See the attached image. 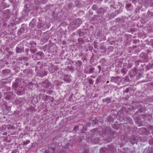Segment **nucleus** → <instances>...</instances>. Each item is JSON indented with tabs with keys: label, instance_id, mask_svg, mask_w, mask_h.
<instances>
[{
	"label": "nucleus",
	"instance_id": "nucleus-30",
	"mask_svg": "<svg viewBox=\"0 0 153 153\" xmlns=\"http://www.w3.org/2000/svg\"><path fill=\"white\" fill-rule=\"evenodd\" d=\"M11 153H16V152L15 151H13Z\"/></svg>",
	"mask_w": 153,
	"mask_h": 153
},
{
	"label": "nucleus",
	"instance_id": "nucleus-2",
	"mask_svg": "<svg viewBox=\"0 0 153 153\" xmlns=\"http://www.w3.org/2000/svg\"><path fill=\"white\" fill-rule=\"evenodd\" d=\"M56 149V147H55L54 144H52L51 146L48 147V150L50 153H55V150Z\"/></svg>",
	"mask_w": 153,
	"mask_h": 153
},
{
	"label": "nucleus",
	"instance_id": "nucleus-10",
	"mask_svg": "<svg viewBox=\"0 0 153 153\" xmlns=\"http://www.w3.org/2000/svg\"><path fill=\"white\" fill-rule=\"evenodd\" d=\"M25 30V28L24 27H22L20 28L19 30V33L20 34L23 33Z\"/></svg>",
	"mask_w": 153,
	"mask_h": 153
},
{
	"label": "nucleus",
	"instance_id": "nucleus-19",
	"mask_svg": "<svg viewBox=\"0 0 153 153\" xmlns=\"http://www.w3.org/2000/svg\"><path fill=\"white\" fill-rule=\"evenodd\" d=\"M12 3H14L15 2V0H9Z\"/></svg>",
	"mask_w": 153,
	"mask_h": 153
},
{
	"label": "nucleus",
	"instance_id": "nucleus-5",
	"mask_svg": "<svg viewBox=\"0 0 153 153\" xmlns=\"http://www.w3.org/2000/svg\"><path fill=\"white\" fill-rule=\"evenodd\" d=\"M141 130L143 131L146 134H149V132L146 130L145 128H142L141 129Z\"/></svg>",
	"mask_w": 153,
	"mask_h": 153
},
{
	"label": "nucleus",
	"instance_id": "nucleus-20",
	"mask_svg": "<svg viewBox=\"0 0 153 153\" xmlns=\"http://www.w3.org/2000/svg\"><path fill=\"white\" fill-rule=\"evenodd\" d=\"M76 63H77L79 65V66H80L81 64V63L79 61H77Z\"/></svg>",
	"mask_w": 153,
	"mask_h": 153
},
{
	"label": "nucleus",
	"instance_id": "nucleus-13",
	"mask_svg": "<svg viewBox=\"0 0 153 153\" xmlns=\"http://www.w3.org/2000/svg\"><path fill=\"white\" fill-rule=\"evenodd\" d=\"M30 51H31V53H35L36 51L37 50L36 49H32L31 48Z\"/></svg>",
	"mask_w": 153,
	"mask_h": 153
},
{
	"label": "nucleus",
	"instance_id": "nucleus-22",
	"mask_svg": "<svg viewBox=\"0 0 153 153\" xmlns=\"http://www.w3.org/2000/svg\"><path fill=\"white\" fill-rule=\"evenodd\" d=\"M44 153H50V152L48 150H47L45 151Z\"/></svg>",
	"mask_w": 153,
	"mask_h": 153
},
{
	"label": "nucleus",
	"instance_id": "nucleus-18",
	"mask_svg": "<svg viewBox=\"0 0 153 153\" xmlns=\"http://www.w3.org/2000/svg\"><path fill=\"white\" fill-rule=\"evenodd\" d=\"M30 143L29 140H27L26 142H25L23 143V145H26L27 144H28Z\"/></svg>",
	"mask_w": 153,
	"mask_h": 153
},
{
	"label": "nucleus",
	"instance_id": "nucleus-15",
	"mask_svg": "<svg viewBox=\"0 0 153 153\" xmlns=\"http://www.w3.org/2000/svg\"><path fill=\"white\" fill-rule=\"evenodd\" d=\"M104 101L106 102L107 103H109L111 102L109 98H107L105 99Z\"/></svg>",
	"mask_w": 153,
	"mask_h": 153
},
{
	"label": "nucleus",
	"instance_id": "nucleus-17",
	"mask_svg": "<svg viewBox=\"0 0 153 153\" xmlns=\"http://www.w3.org/2000/svg\"><path fill=\"white\" fill-rule=\"evenodd\" d=\"M79 129V126H75L74 128V130L77 131Z\"/></svg>",
	"mask_w": 153,
	"mask_h": 153
},
{
	"label": "nucleus",
	"instance_id": "nucleus-9",
	"mask_svg": "<svg viewBox=\"0 0 153 153\" xmlns=\"http://www.w3.org/2000/svg\"><path fill=\"white\" fill-rule=\"evenodd\" d=\"M132 6H131V4H127L126 6V9H131V7Z\"/></svg>",
	"mask_w": 153,
	"mask_h": 153
},
{
	"label": "nucleus",
	"instance_id": "nucleus-14",
	"mask_svg": "<svg viewBox=\"0 0 153 153\" xmlns=\"http://www.w3.org/2000/svg\"><path fill=\"white\" fill-rule=\"evenodd\" d=\"M88 68H86L84 70V72L85 74H88Z\"/></svg>",
	"mask_w": 153,
	"mask_h": 153
},
{
	"label": "nucleus",
	"instance_id": "nucleus-25",
	"mask_svg": "<svg viewBox=\"0 0 153 153\" xmlns=\"http://www.w3.org/2000/svg\"><path fill=\"white\" fill-rule=\"evenodd\" d=\"M42 25H37V27L38 28H40L42 26Z\"/></svg>",
	"mask_w": 153,
	"mask_h": 153
},
{
	"label": "nucleus",
	"instance_id": "nucleus-8",
	"mask_svg": "<svg viewBox=\"0 0 153 153\" xmlns=\"http://www.w3.org/2000/svg\"><path fill=\"white\" fill-rule=\"evenodd\" d=\"M16 52L18 53H20L22 51V49L19 48V47L16 48Z\"/></svg>",
	"mask_w": 153,
	"mask_h": 153
},
{
	"label": "nucleus",
	"instance_id": "nucleus-16",
	"mask_svg": "<svg viewBox=\"0 0 153 153\" xmlns=\"http://www.w3.org/2000/svg\"><path fill=\"white\" fill-rule=\"evenodd\" d=\"M148 128L149 130H152L153 129V126H149Z\"/></svg>",
	"mask_w": 153,
	"mask_h": 153
},
{
	"label": "nucleus",
	"instance_id": "nucleus-32",
	"mask_svg": "<svg viewBox=\"0 0 153 153\" xmlns=\"http://www.w3.org/2000/svg\"><path fill=\"white\" fill-rule=\"evenodd\" d=\"M41 54L40 55H41L42 54H43V53H40Z\"/></svg>",
	"mask_w": 153,
	"mask_h": 153
},
{
	"label": "nucleus",
	"instance_id": "nucleus-11",
	"mask_svg": "<svg viewBox=\"0 0 153 153\" xmlns=\"http://www.w3.org/2000/svg\"><path fill=\"white\" fill-rule=\"evenodd\" d=\"M111 81L113 82L116 79H120V77H112L111 78Z\"/></svg>",
	"mask_w": 153,
	"mask_h": 153
},
{
	"label": "nucleus",
	"instance_id": "nucleus-7",
	"mask_svg": "<svg viewBox=\"0 0 153 153\" xmlns=\"http://www.w3.org/2000/svg\"><path fill=\"white\" fill-rule=\"evenodd\" d=\"M88 73L89 74L92 73L94 72V68H90L89 69H88Z\"/></svg>",
	"mask_w": 153,
	"mask_h": 153
},
{
	"label": "nucleus",
	"instance_id": "nucleus-23",
	"mask_svg": "<svg viewBox=\"0 0 153 153\" xmlns=\"http://www.w3.org/2000/svg\"><path fill=\"white\" fill-rule=\"evenodd\" d=\"M98 67L99 70V72H100L101 71V67H100V66L99 65L98 66Z\"/></svg>",
	"mask_w": 153,
	"mask_h": 153
},
{
	"label": "nucleus",
	"instance_id": "nucleus-31",
	"mask_svg": "<svg viewBox=\"0 0 153 153\" xmlns=\"http://www.w3.org/2000/svg\"><path fill=\"white\" fill-rule=\"evenodd\" d=\"M133 140H134H134H135V137H133Z\"/></svg>",
	"mask_w": 153,
	"mask_h": 153
},
{
	"label": "nucleus",
	"instance_id": "nucleus-26",
	"mask_svg": "<svg viewBox=\"0 0 153 153\" xmlns=\"http://www.w3.org/2000/svg\"><path fill=\"white\" fill-rule=\"evenodd\" d=\"M29 5L28 4H26V5L25 6V7L26 8H27V6Z\"/></svg>",
	"mask_w": 153,
	"mask_h": 153
},
{
	"label": "nucleus",
	"instance_id": "nucleus-35",
	"mask_svg": "<svg viewBox=\"0 0 153 153\" xmlns=\"http://www.w3.org/2000/svg\"><path fill=\"white\" fill-rule=\"evenodd\" d=\"M25 1H28V0H25Z\"/></svg>",
	"mask_w": 153,
	"mask_h": 153
},
{
	"label": "nucleus",
	"instance_id": "nucleus-4",
	"mask_svg": "<svg viewBox=\"0 0 153 153\" xmlns=\"http://www.w3.org/2000/svg\"><path fill=\"white\" fill-rule=\"evenodd\" d=\"M147 153H153V148L149 147L146 149Z\"/></svg>",
	"mask_w": 153,
	"mask_h": 153
},
{
	"label": "nucleus",
	"instance_id": "nucleus-28",
	"mask_svg": "<svg viewBox=\"0 0 153 153\" xmlns=\"http://www.w3.org/2000/svg\"><path fill=\"white\" fill-rule=\"evenodd\" d=\"M99 79H100V78H97L96 79V82H98Z\"/></svg>",
	"mask_w": 153,
	"mask_h": 153
},
{
	"label": "nucleus",
	"instance_id": "nucleus-1",
	"mask_svg": "<svg viewBox=\"0 0 153 153\" xmlns=\"http://www.w3.org/2000/svg\"><path fill=\"white\" fill-rule=\"evenodd\" d=\"M81 23L80 22V19H75L73 22V25H74V29H75L76 27L79 26V25Z\"/></svg>",
	"mask_w": 153,
	"mask_h": 153
},
{
	"label": "nucleus",
	"instance_id": "nucleus-21",
	"mask_svg": "<svg viewBox=\"0 0 153 153\" xmlns=\"http://www.w3.org/2000/svg\"><path fill=\"white\" fill-rule=\"evenodd\" d=\"M58 153H65V152L64 151H59Z\"/></svg>",
	"mask_w": 153,
	"mask_h": 153
},
{
	"label": "nucleus",
	"instance_id": "nucleus-12",
	"mask_svg": "<svg viewBox=\"0 0 153 153\" xmlns=\"http://www.w3.org/2000/svg\"><path fill=\"white\" fill-rule=\"evenodd\" d=\"M88 82L90 85H92L93 83V80L91 79H88Z\"/></svg>",
	"mask_w": 153,
	"mask_h": 153
},
{
	"label": "nucleus",
	"instance_id": "nucleus-33",
	"mask_svg": "<svg viewBox=\"0 0 153 153\" xmlns=\"http://www.w3.org/2000/svg\"><path fill=\"white\" fill-rule=\"evenodd\" d=\"M109 82V81H107V83H108Z\"/></svg>",
	"mask_w": 153,
	"mask_h": 153
},
{
	"label": "nucleus",
	"instance_id": "nucleus-34",
	"mask_svg": "<svg viewBox=\"0 0 153 153\" xmlns=\"http://www.w3.org/2000/svg\"><path fill=\"white\" fill-rule=\"evenodd\" d=\"M9 6V5H7V7H8Z\"/></svg>",
	"mask_w": 153,
	"mask_h": 153
},
{
	"label": "nucleus",
	"instance_id": "nucleus-6",
	"mask_svg": "<svg viewBox=\"0 0 153 153\" xmlns=\"http://www.w3.org/2000/svg\"><path fill=\"white\" fill-rule=\"evenodd\" d=\"M29 25L30 27H33L34 25H35V21L33 19L30 22L29 24Z\"/></svg>",
	"mask_w": 153,
	"mask_h": 153
},
{
	"label": "nucleus",
	"instance_id": "nucleus-29",
	"mask_svg": "<svg viewBox=\"0 0 153 153\" xmlns=\"http://www.w3.org/2000/svg\"><path fill=\"white\" fill-rule=\"evenodd\" d=\"M28 50H29V49H26L25 51L26 52H28Z\"/></svg>",
	"mask_w": 153,
	"mask_h": 153
},
{
	"label": "nucleus",
	"instance_id": "nucleus-27",
	"mask_svg": "<svg viewBox=\"0 0 153 153\" xmlns=\"http://www.w3.org/2000/svg\"><path fill=\"white\" fill-rule=\"evenodd\" d=\"M120 18L119 19H117L116 20L117 22H119L120 20Z\"/></svg>",
	"mask_w": 153,
	"mask_h": 153
},
{
	"label": "nucleus",
	"instance_id": "nucleus-3",
	"mask_svg": "<svg viewBox=\"0 0 153 153\" xmlns=\"http://www.w3.org/2000/svg\"><path fill=\"white\" fill-rule=\"evenodd\" d=\"M64 79L67 83H70L71 81V79L69 77L65 76Z\"/></svg>",
	"mask_w": 153,
	"mask_h": 153
},
{
	"label": "nucleus",
	"instance_id": "nucleus-24",
	"mask_svg": "<svg viewBox=\"0 0 153 153\" xmlns=\"http://www.w3.org/2000/svg\"><path fill=\"white\" fill-rule=\"evenodd\" d=\"M89 153V152H88V150H85L84 152V153Z\"/></svg>",
	"mask_w": 153,
	"mask_h": 153
}]
</instances>
